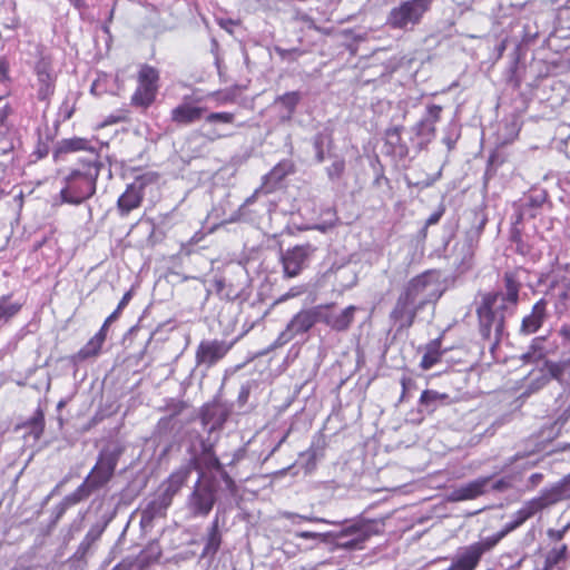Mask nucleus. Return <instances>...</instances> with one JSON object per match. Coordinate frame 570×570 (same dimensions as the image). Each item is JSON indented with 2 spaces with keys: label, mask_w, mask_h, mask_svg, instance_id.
<instances>
[{
  "label": "nucleus",
  "mask_w": 570,
  "mask_h": 570,
  "mask_svg": "<svg viewBox=\"0 0 570 570\" xmlns=\"http://www.w3.org/2000/svg\"><path fill=\"white\" fill-rule=\"evenodd\" d=\"M568 529H569V525H566L564 528H562L560 530L550 529V530H548V537L552 540L560 541L563 539Z\"/></svg>",
  "instance_id": "obj_42"
},
{
  "label": "nucleus",
  "mask_w": 570,
  "mask_h": 570,
  "mask_svg": "<svg viewBox=\"0 0 570 570\" xmlns=\"http://www.w3.org/2000/svg\"><path fill=\"white\" fill-rule=\"evenodd\" d=\"M547 200V195L544 193H539L529 198L530 205L533 207H540Z\"/></svg>",
  "instance_id": "obj_44"
},
{
  "label": "nucleus",
  "mask_w": 570,
  "mask_h": 570,
  "mask_svg": "<svg viewBox=\"0 0 570 570\" xmlns=\"http://www.w3.org/2000/svg\"><path fill=\"white\" fill-rule=\"evenodd\" d=\"M440 395L435 391L425 390L421 394L420 403L421 405H430L431 403H434L436 400H439Z\"/></svg>",
  "instance_id": "obj_40"
},
{
  "label": "nucleus",
  "mask_w": 570,
  "mask_h": 570,
  "mask_svg": "<svg viewBox=\"0 0 570 570\" xmlns=\"http://www.w3.org/2000/svg\"><path fill=\"white\" fill-rule=\"evenodd\" d=\"M216 487L209 480H202L199 475L191 493L188 495L186 507L194 517H206L216 502Z\"/></svg>",
  "instance_id": "obj_5"
},
{
  "label": "nucleus",
  "mask_w": 570,
  "mask_h": 570,
  "mask_svg": "<svg viewBox=\"0 0 570 570\" xmlns=\"http://www.w3.org/2000/svg\"><path fill=\"white\" fill-rule=\"evenodd\" d=\"M209 140H215L217 138H220L222 135L210 132V135H206Z\"/></svg>",
  "instance_id": "obj_56"
},
{
  "label": "nucleus",
  "mask_w": 570,
  "mask_h": 570,
  "mask_svg": "<svg viewBox=\"0 0 570 570\" xmlns=\"http://www.w3.org/2000/svg\"><path fill=\"white\" fill-rule=\"evenodd\" d=\"M95 490L85 480L72 493L66 495L61 501L62 509L70 508L87 499Z\"/></svg>",
  "instance_id": "obj_25"
},
{
  "label": "nucleus",
  "mask_w": 570,
  "mask_h": 570,
  "mask_svg": "<svg viewBox=\"0 0 570 570\" xmlns=\"http://www.w3.org/2000/svg\"><path fill=\"white\" fill-rule=\"evenodd\" d=\"M475 248L476 247L474 245L461 239L455 244L453 250L460 264L465 265L469 264L470 261L472 259Z\"/></svg>",
  "instance_id": "obj_32"
},
{
  "label": "nucleus",
  "mask_w": 570,
  "mask_h": 570,
  "mask_svg": "<svg viewBox=\"0 0 570 570\" xmlns=\"http://www.w3.org/2000/svg\"><path fill=\"white\" fill-rule=\"evenodd\" d=\"M206 121L230 124L234 121V115L230 112H212L206 117Z\"/></svg>",
  "instance_id": "obj_36"
},
{
  "label": "nucleus",
  "mask_w": 570,
  "mask_h": 570,
  "mask_svg": "<svg viewBox=\"0 0 570 570\" xmlns=\"http://www.w3.org/2000/svg\"><path fill=\"white\" fill-rule=\"evenodd\" d=\"M541 340L540 338H534L533 341V344L531 345V348H535L537 347V344L540 342Z\"/></svg>",
  "instance_id": "obj_57"
},
{
  "label": "nucleus",
  "mask_w": 570,
  "mask_h": 570,
  "mask_svg": "<svg viewBox=\"0 0 570 570\" xmlns=\"http://www.w3.org/2000/svg\"><path fill=\"white\" fill-rule=\"evenodd\" d=\"M344 169V160H335L331 166L327 167V175L330 179H337L343 175Z\"/></svg>",
  "instance_id": "obj_37"
},
{
  "label": "nucleus",
  "mask_w": 570,
  "mask_h": 570,
  "mask_svg": "<svg viewBox=\"0 0 570 570\" xmlns=\"http://www.w3.org/2000/svg\"><path fill=\"white\" fill-rule=\"evenodd\" d=\"M220 542L222 537L218 529V520L215 519L209 528L203 554H215L220 547Z\"/></svg>",
  "instance_id": "obj_30"
},
{
  "label": "nucleus",
  "mask_w": 570,
  "mask_h": 570,
  "mask_svg": "<svg viewBox=\"0 0 570 570\" xmlns=\"http://www.w3.org/2000/svg\"><path fill=\"white\" fill-rule=\"evenodd\" d=\"M296 296V293H294L293 291L286 293L285 295H283L281 298H279V302H283V301H286L287 298H291V297H294Z\"/></svg>",
  "instance_id": "obj_54"
},
{
  "label": "nucleus",
  "mask_w": 570,
  "mask_h": 570,
  "mask_svg": "<svg viewBox=\"0 0 570 570\" xmlns=\"http://www.w3.org/2000/svg\"><path fill=\"white\" fill-rule=\"evenodd\" d=\"M509 487H510L509 481H507L504 479H500V480H497V481H493L491 479V481H490V483L488 485V489L490 488L493 491L502 492V491L507 490Z\"/></svg>",
  "instance_id": "obj_41"
},
{
  "label": "nucleus",
  "mask_w": 570,
  "mask_h": 570,
  "mask_svg": "<svg viewBox=\"0 0 570 570\" xmlns=\"http://www.w3.org/2000/svg\"><path fill=\"white\" fill-rule=\"evenodd\" d=\"M122 452L119 445H108L100 451L95 466L85 479L95 491L111 480Z\"/></svg>",
  "instance_id": "obj_3"
},
{
  "label": "nucleus",
  "mask_w": 570,
  "mask_h": 570,
  "mask_svg": "<svg viewBox=\"0 0 570 570\" xmlns=\"http://www.w3.org/2000/svg\"><path fill=\"white\" fill-rule=\"evenodd\" d=\"M316 151V160L317 163H322L324 160V149L320 148V150Z\"/></svg>",
  "instance_id": "obj_52"
},
{
  "label": "nucleus",
  "mask_w": 570,
  "mask_h": 570,
  "mask_svg": "<svg viewBox=\"0 0 570 570\" xmlns=\"http://www.w3.org/2000/svg\"><path fill=\"white\" fill-rule=\"evenodd\" d=\"M563 373V366L560 363L543 361L540 365L531 370L522 380L523 392L521 396L528 397L543 389L552 379L560 380Z\"/></svg>",
  "instance_id": "obj_4"
},
{
  "label": "nucleus",
  "mask_w": 570,
  "mask_h": 570,
  "mask_svg": "<svg viewBox=\"0 0 570 570\" xmlns=\"http://www.w3.org/2000/svg\"><path fill=\"white\" fill-rule=\"evenodd\" d=\"M386 142L394 148L399 147L400 153L406 150L405 145L402 144L400 127H393L386 130Z\"/></svg>",
  "instance_id": "obj_34"
},
{
  "label": "nucleus",
  "mask_w": 570,
  "mask_h": 570,
  "mask_svg": "<svg viewBox=\"0 0 570 570\" xmlns=\"http://www.w3.org/2000/svg\"><path fill=\"white\" fill-rule=\"evenodd\" d=\"M547 316V301L541 298L532 306L531 313L523 317L520 333L522 335L535 333L542 326Z\"/></svg>",
  "instance_id": "obj_17"
},
{
  "label": "nucleus",
  "mask_w": 570,
  "mask_h": 570,
  "mask_svg": "<svg viewBox=\"0 0 570 570\" xmlns=\"http://www.w3.org/2000/svg\"><path fill=\"white\" fill-rule=\"evenodd\" d=\"M314 148L315 150H320V148H323V145H324V135L323 134H317L315 137H314Z\"/></svg>",
  "instance_id": "obj_48"
},
{
  "label": "nucleus",
  "mask_w": 570,
  "mask_h": 570,
  "mask_svg": "<svg viewBox=\"0 0 570 570\" xmlns=\"http://www.w3.org/2000/svg\"><path fill=\"white\" fill-rule=\"evenodd\" d=\"M413 384H414V382L411 377L403 376L401 379V385H402V390H403L401 399H404L407 389H410Z\"/></svg>",
  "instance_id": "obj_47"
},
{
  "label": "nucleus",
  "mask_w": 570,
  "mask_h": 570,
  "mask_svg": "<svg viewBox=\"0 0 570 570\" xmlns=\"http://www.w3.org/2000/svg\"><path fill=\"white\" fill-rule=\"evenodd\" d=\"M204 107L181 104L171 110V120L178 125H189L203 117Z\"/></svg>",
  "instance_id": "obj_20"
},
{
  "label": "nucleus",
  "mask_w": 570,
  "mask_h": 570,
  "mask_svg": "<svg viewBox=\"0 0 570 570\" xmlns=\"http://www.w3.org/2000/svg\"><path fill=\"white\" fill-rule=\"evenodd\" d=\"M31 424L35 429H39V431H42L43 429V413L40 409L37 410L35 413V416L31 419Z\"/></svg>",
  "instance_id": "obj_43"
},
{
  "label": "nucleus",
  "mask_w": 570,
  "mask_h": 570,
  "mask_svg": "<svg viewBox=\"0 0 570 570\" xmlns=\"http://www.w3.org/2000/svg\"><path fill=\"white\" fill-rule=\"evenodd\" d=\"M171 504L161 493L149 501L140 511V524L142 528L150 527L154 520L165 515L166 510Z\"/></svg>",
  "instance_id": "obj_18"
},
{
  "label": "nucleus",
  "mask_w": 570,
  "mask_h": 570,
  "mask_svg": "<svg viewBox=\"0 0 570 570\" xmlns=\"http://www.w3.org/2000/svg\"><path fill=\"white\" fill-rule=\"evenodd\" d=\"M420 309L415 302L401 294L390 316L399 325L400 330L409 328L413 325Z\"/></svg>",
  "instance_id": "obj_14"
},
{
  "label": "nucleus",
  "mask_w": 570,
  "mask_h": 570,
  "mask_svg": "<svg viewBox=\"0 0 570 570\" xmlns=\"http://www.w3.org/2000/svg\"><path fill=\"white\" fill-rule=\"evenodd\" d=\"M407 185L412 186V183L406 178Z\"/></svg>",
  "instance_id": "obj_61"
},
{
  "label": "nucleus",
  "mask_w": 570,
  "mask_h": 570,
  "mask_svg": "<svg viewBox=\"0 0 570 570\" xmlns=\"http://www.w3.org/2000/svg\"><path fill=\"white\" fill-rule=\"evenodd\" d=\"M36 76L53 73L52 61L47 56H41L35 66Z\"/></svg>",
  "instance_id": "obj_35"
},
{
  "label": "nucleus",
  "mask_w": 570,
  "mask_h": 570,
  "mask_svg": "<svg viewBox=\"0 0 570 570\" xmlns=\"http://www.w3.org/2000/svg\"><path fill=\"white\" fill-rule=\"evenodd\" d=\"M119 314H120V313H118V311H116V309H115V311H114V312H112V313H111V314H110V315L105 320V322H104V324H102L101 328L99 330V332H102V333H105V334H106V333H107V328H108V326L119 317Z\"/></svg>",
  "instance_id": "obj_45"
},
{
  "label": "nucleus",
  "mask_w": 570,
  "mask_h": 570,
  "mask_svg": "<svg viewBox=\"0 0 570 570\" xmlns=\"http://www.w3.org/2000/svg\"><path fill=\"white\" fill-rule=\"evenodd\" d=\"M301 100V95L297 91L286 92L276 99L287 110V118L294 114L297 104Z\"/></svg>",
  "instance_id": "obj_33"
},
{
  "label": "nucleus",
  "mask_w": 570,
  "mask_h": 570,
  "mask_svg": "<svg viewBox=\"0 0 570 570\" xmlns=\"http://www.w3.org/2000/svg\"><path fill=\"white\" fill-rule=\"evenodd\" d=\"M193 463L189 462L174 471L167 480L163 483V492L161 494L168 499V501H173V498L179 492V490L186 484L191 472H193Z\"/></svg>",
  "instance_id": "obj_15"
},
{
  "label": "nucleus",
  "mask_w": 570,
  "mask_h": 570,
  "mask_svg": "<svg viewBox=\"0 0 570 570\" xmlns=\"http://www.w3.org/2000/svg\"><path fill=\"white\" fill-rule=\"evenodd\" d=\"M297 537L303 538V539H316L320 537V534L316 532L303 531V532L297 533Z\"/></svg>",
  "instance_id": "obj_51"
},
{
  "label": "nucleus",
  "mask_w": 570,
  "mask_h": 570,
  "mask_svg": "<svg viewBox=\"0 0 570 570\" xmlns=\"http://www.w3.org/2000/svg\"><path fill=\"white\" fill-rule=\"evenodd\" d=\"M444 214V208L440 207L438 210L432 213L428 219L425 220L424 227L422 228V234L425 237L426 236V229L429 226L435 225L440 222L441 217Z\"/></svg>",
  "instance_id": "obj_38"
},
{
  "label": "nucleus",
  "mask_w": 570,
  "mask_h": 570,
  "mask_svg": "<svg viewBox=\"0 0 570 570\" xmlns=\"http://www.w3.org/2000/svg\"><path fill=\"white\" fill-rule=\"evenodd\" d=\"M442 107L439 105H429L426 114L415 124L413 131L421 138V145L429 144L435 137V125L441 118Z\"/></svg>",
  "instance_id": "obj_13"
},
{
  "label": "nucleus",
  "mask_w": 570,
  "mask_h": 570,
  "mask_svg": "<svg viewBox=\"0 0 570 570\" xmlns=\"http://www.w3.org/2000/svg\"><path fill=\"white\" fill-rule=\"evenodd\" d=\"M158 71L150 66H142L138 73V87L131 96V104L136 107L147 108L156 98L158 90Z\"/></svg>",
  "instance_id": "obj_6"
},
{
  "label": "nucleus",
  "mask_w": 570,
  "mask_h": 570,
  "mask_svg": "<svg viewBox=\"0 0 570 570\" xmlns=\"http://www.w3.org/2000/svg\"><path fill=\"white\" fill-rule=\"evenodd\" d=\"M569 448H570V443H569Z\"/></svg>",
  "instance_id": "obj_63"
},
{
  "label": "nucleus",
  "mask_w": 570,
  "mask_h": 570,
  "mask_svg": "<svg viewBox=\"0 0 570 570\" xmlns=\"http://www.w3.org/2000/svg\"><path fill=\"white\" fill-rule=\"evenodd\" d=\"M7 73H8V65L3 60H0V81H3L7 79Z\"/></svg>",
  "instance_id": "obj_49"
},
{
  "label": "nucleus",
  "mask_w": 570,
  "mask_h": 570,
  "mask_svg": "<svg viewBox=\"0 0 570 570\" xmlns=\"http://www.w3.org/2000/svg\"><path fill=\"white\" fill-rule=\"evenodd\" d=\"M491 478H479L460 488L452 493V499L455 501L472 500L488 491V485Z\"/></svg>",
  "instance_id": "obj_19"
},
{
  "label": "nucleus",
  "mask_w": 570,
  "mask_h": 570,
  "mask_svg": "<svg viewBox=\"0 0 570 570\" xmlns=\"http://www.w3.org/2000/svg\"><path fill=\"white\" fill-rule=\"evenodd\" d=\"M318 306L311 309H304L297 313L287 324L286 328L278 335L274 346H283L292 341L296 335L306 333L315 323L320 322Z\"/></svg>",
  "instance_id": "obj_9"
},
{
  "label": "nucleus",
  "mask_w": 570,
  "mask_h": 570,
  "mask_svg": "<svg viewBox=\"0 0 570 570\" xmlns=\"http://www.w3.org/2000/svg\"><path fill=\"white\" fill-rule=\"evenodd\" d=\"M106 341V334L102 332L96 333V335L90 338L86 345H83L77 353L76 357L79 361H85L90 357H95L99 354L104 342Z\"/></svg>",
  "instance_id": "obj_22"
},
{
  "label": "nucleus",
  "mask_w": 570,
  "mask_h": 570,
  "mask_svg": "<svg viewBox=\"0 0 570 570\" xmlns=\"http://www.w3.org/2000/svg\"><path fill=\"white\" fill-rule=\"evenodd\" d=\"M21 304L12 302L9 296L0 297V326L8 323L21 309Z\"/></svg>",
  "instance_id": "obj_29"
},
{
  "label": "nucleus",
  "mask_w": 570,
  "mask_h": 570,
  "mask_svg": "<svg viewBox=\"0 0 570 570\" xmlns=\"http://www.w3.org/2000/svg\"><path fill=\"white\" fill-rule=\"evenodd\" d=\"M131 297H132L131 291H128L127 293H125V295L120 299L116 311H118V313H121V311L128 305Z\"/></svg>",
  "instance_id": "obj_46"
},
{
  "label": "nucleus",
  "mask_w": 570,
  "mask_h": 570,
  "mask_svg": "<svg viewBox=\"0 0 570 570\" xmlns=\"http://www.w3.org/2000/svg\"><path fill=\"white\" fill-rule=\"evenodd\" d=\"M431 1H432V0H426V2H428V4H429V6H430Z\"/></svg>",
  "instance_id": "obj_62"
},
{
  "label": "nucleus",
  "mask_w": 570,
  "mask_h": 570,
  "mask_svg": "<svg viewBox=\"0 0 570 570\" xmlns=\"http://www.w3.org/2000/svg\"><path fill=\"white\" fill-rule=\"evenodd\" d=\"M442 352H441V342L440 340H434L430 342L425 347V353L422 356L420 366L423 370H430L436 363L440 362Z\"/></svg>",
  "instance_id": "obj_24"
},
{
  "label": "nucleus",
  "mask_w": 570,
  "mask_h": 570,
  "mask_svg": "<svg viewBox=\"0 0 570 570\" xmlns=\"http://www.w3.org/2000/svg\"><path fill=\"white\" fill-rule=\"evenodd\" d=\"M156 178L155 174L146 173L137 176L135 180L127 186L125 193L117 202V207L121 216L128 215L131 210L141 205L145 187L155 183Z\"/></svg>",
  "instance_id": "obj_8"
},
{
  "label": "nucleus",
  "mask_w": 570,
  "mask_h": 570,
  "mask_svg": "<svg viewBox=\"0 0 570 570\" xmlns=\"http://www.w3.org/2000/svg\"><path fill=\"white\" fill-rule=\"evenodd\" d=\"M429 7L426 0L405 1L391 10L387 22L393 28L400 29L416 24Z\"/></svg>",
  "instance_id": "obj_7"
},
{
  "label": "nucleus",
  "mask_w": 570,
  "mask_h": 570,
  "mask_svg": "<svg viewBox=\"0 0 570 570\" xmlns=\"http://www.w3.org/2000/svg\"><path fill=\"white\" fill-rule=\"evenodd\" d=\"M318 308L320 322L337 332L346 331L350 327L357 311V307L354 305H350L340 312L332 309L331 305H321Z\"/></svg>",
  "instance_id": "obj_12"
},
{
  "label": "nucleus",
  "mask_w": 570,
  "mask_h": 570,
  "mask_svg": "<svg viewBox=\"0 0 570 570\" xmlns=\"http://www.w3.org/2000/svg\"><path fill=\"white\" fill-rule=\"evenodd\" d=\"M9 109L8 107H3L0 109V128L6 125L7 118H8Z\"/></svg>",
  "instance_id": "obj_50"
},
{
  "label": "nucleus",
  "mask_w": 570,
  "mask_h": 570,
  "mask_svg": "<svg viewBox=\"0 0 570 570\" xmlns=\"http://www.w3.org/2000/svg\"><path fill=\"white\" fill-rule=\"evenodd\" d=\"M88 140L79 137H73L69 139H62L58 142L56 150H55V157H58L62 154L73 153L78 150H85L87 149Z\"/></svg>",
  "instance_id": "obj_27"
},
{
  "label": "nucleus",
  "mask_w": 570,
  "mask_h": 570,
  "mask_svg": "<svg viewBox=\"0 0 570 570\" xmlns=\"http://www.w3.org/2000/svg\"><path fill=\"white\" fill-rule=\"evenodd\" d=\"M432 284L429 281L428 275H420L413 278L406 286L403 295L415 302L420 308H422L431 297L429 288Z\"/></svg>",
  "instance_id": "obj_16"
},
{
  "label": "nucleus",
  "mask_w": 570,
  "mask_h": 570,
  "mask_svg": "<svg viewBox=\"0 0 570 570\" xmlns=\"http://www.w3.org/2000/svg\"><path fill=\"white\" fill-rule=\"evenodd\" d=\"M376 524L374 522H366L363 523L354 529V532L357 534V537L348 542L345 543L346 547L350 548H358L362 547L360 543L367 540L371 535L377 533V530L375 529Z\"/></svg>",
  "instance_id": "obj_28"
},
{
  "label": "nucleus",
  "mask_w": 570,
  "mask_h": 570,
  "mask_svg": "<svg viewBox=\"0 0 570 570\" xmlns=\"http://www.w3.org/2000/svg\"><path fill=\"white\" fill-rule=\"evenodd\" d=\"M430 185H431V183H430V181H428V183H425L423 186L428 187V186H430Z\"/></svg>",
  "instance_id": "obj_60"
},
{
  "label": "nucleus",
  "mask_w": 570,
  "mask_h": 570,
  "mask_svg": "<svg viewBox=\"0 0 570 570\" xmlns=\"http://www.w3.org/2000/svg\"><path fill=\"white\" fill-rule=\"evenodd\" d=\"M473 215V224L472 226L464 233L463 240L468 242L469 244L474 245L478 247L480 237L483 233V229L487 224V216L482 212L474 210L472 213Z\"/></svg>",
  "instance_id": "obj_21"
},
{
  "label": "nucleus",
  "mask_w": 570,
  "mask_h": 570,
  "mask_svg": "<svg viewBox=\"0 0 570 570\" xmlns=\"http://www.w3.org/2000/svg\"><path fill=\"white\" fill-rule=\"evenodd\" d=\"M522 358L523 360H530L531 358V354L530 353H525V354H523Z\"/></svg>",
  "instance_id": "obj_58"
},
{
  "label": "nucleus",
  "mask_w": 570,
  "mask_h": 570,
  "mask_svg": "<svg viewBox=\"0 0 570 570\" xmlns=\"http://www.w3.org/2000/svg\"><path fill=\"white\" fill-rule=\"evenodd\" d=\"M316 247L306 243L296 245L286 250L282 256L283 269L286 277L297 276L307 265L309 258L314 255Z\"/></svg>",
  "instance_id": "obj_11"
},
{
  "label": "nucleus",
  "mask_w": 570,
  "mask_h": 570,
  "mask_svg": "<svg viewBox=\"0 0 570 570\" xmlns=\"http://www.w3.org/2000/svg\"><path fill=\"white\" fill-rule=\"evenodd\" d=\"M224 283H225V279H223V278L216 281V288L218 292L223 291Z\"/></svg>",
  "instance_id": "obj_55"
},
{
  "label": "nucleus",
  "mask_w": 570,
  "mask_h": 570,
  "mask_svg": "<svg viewBox=\"0 0 570 570\" xmlns=\"http://www.w3.org/2000/svg\"><path fill=\"white\" fill-rule=\"evenodd\" d=\"M168 450H169V449H168V448H166V449L164 450V452H163V455H165V454L168 452Z\"/></svg>",
  "instance_id": "obj_59"
},
{
  "label": "nucleus",
  "mask_w": 570,
  "mask_h": 570,
  "mask_svg": "<svg viewBox=\"0 0 570 570\" xmlns=\"http://www.w3.org/2000/svg\"><path fill=\"white\" fill-rule=\"evenodd\" d=\"M101 167L98 156L81 160L78 167L65 177V187L60 191L62 200L78 205L90 198L96 191Z\"/></svg>",
  "instance_id": "obj_2"
},
{
  "label": "nucleus",
  "mask_w": 570,
  "mask_h": 570,
  "mask_svg": "<svg viewBox=\"0 0 570 570\" xmlns=\"http://www.w3.org/2000/svg\"><path fill=\"white\" fill-rule=\"evenodd\" d=\"M108 524V520H101L95 524L91 525L87 534L85 535L83 540L80 542L78 552L81 554L87 553V551L90 549V547L99 540L101 534L104 533L106 527Z\"/></svg>",
  "instance_id": "obj_23"
},
{
  "label": "nucleus",
  "mask_w": 570,
  "mask_h": 570,
  "mask_svg": "<svg viewBox=\"0 0 570 570\" xmlns=\"http://www.w3.org/2000/svg\"><path fill=\"white\" fill-rule=\"evenodd\" d=\"M233 345L234 342L223 340H203L196 348V364L210 368L226 356Z\"/></svg>",
  "instance_id": "obj_10"
},
{
  "label": "nucleus",
  "mask_w": 570,
  "mask_h": 570,
  "mask_svg": "<svg viewBox=\"0 0 570 570\" xmlns=\"http://www.w3.org/2000/svg\"><path fill=\"white\" fill-rule=\"evenodd\" d=\"M37 96L39 100L49 99L53 92L56 87V76L55 73L37 76Z\"/></svg>",
  "instance_id": "obj_26"
},
{
  "label": "nucleus",
  "mask_w": 570,
  "mask_h": 570,
  "mask_svg": "<svg viewBox=\"0 0 570 570\" xmlns=\"http://www.w3.org/2000/svg\"><path fill=\"white\" fill-rule=\"evenodd\" d=\"M504 291L488 294L478 307L479 326L482 337L497 347L504 334L505 317L511 316L519 303L521 282L514 273H505Z\"/></svg>",
  "instance_id": "obj_1"
},
{
  "label": "nucleus",
  "mask_w": 570,
  "mask_h": 570,
  "mask_svg": "<svg viewBox=\"0 0 570 570\" xmlns=\"http://www.w3.org/2000/svg\"><path fill=\"white\" fill-rule=\"evenodd\" d=\"M567 556L568 547L566 544L552 548L546 556L544 566L552 570L559 563L564 562L567 560Z\"/></svg>",
  "instance_id": "obj_31"
},
{
  "label": "nucleus",
  "mask_w": 570,
  "mask_h": 570,
  "mask_svg": "<svg viewBox=\"0 0 570 570\" xmlns=\"http://www.w3.org/2000/svg\"><path fill=\"white\" fill-rule=\"evenodd\" d=\"M283 517L287 520H292L294 521L295 519H299V520H305V521H308V522H326L324 519L322 518H317V517H309V515H301V514H297V513H293V512H284L283 513Z\"/></svg>",
  "instance_id": "obj_39"
},
{
  "label": "nucleus",
  "mask_w": 570,
  "mask_h": 570,
  "mask_svg": "<svg viewBox=\"0 0 570 570\" xmlns=\"http://www.w3.org/2000/svg\"><path fill=\"white\" fill-rule=\"evenodd\" d=\"M530 479H531L533 484H537V483H539L542 480V474L534 473V474L531 475Z\"/></svg>",
  "instance_id": "obj_53"
}]
</instances>
